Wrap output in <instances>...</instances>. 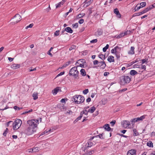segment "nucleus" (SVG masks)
I'll return each instance as SVG.
<instances>
[{
    "label": "nucleus",
    "instance_id": "f257e3e1",
    "mask_svg": "<svg viewBox=\"0 0 155 155\" xmlns=\"http://www.w3.org/2000/svg\"><path fill=\"white\" fill-rule=\"evenodd\" d=\"M73 99L75 103L77 104L83 103L84 101V97L80 95H75L73 96Z\"/></svg>",
    "mask_w": 155,
    "mask_h": 155
},
{
    "label": "nucleus",
    "instance_id": "f03ea898",
    "mask_svg": "<svg viewBox=\"0 0 155 155\" xmlns=\"http://www.w3.org/2000/svg\"><path fill=\"white\" fill-rule=\"evenodd\" d=\"M79 72L77 70V67H74L71 68L69 74L70 76H72L75 78H76L78 76Z\"/></svg>",
    "mask_w": 155,
    "mask_h": 155
},
{
    "label": "nucleus",
    "instance_id": "7ed1b4c3",
    "mask_svg": "<svg viewBox=\"0 0 155 155\" xmlns=\"http://www.w3.org/2000/svg\"><path fill=\"white\" fill-rule=\"evenodd\" d=\"M131 81V78L128 76H122L120 77L121 84L124 85L129 83Z\"/></svg>",
    "mask_w": 155,
    "mask_h": 155
},
{
    "label": "nucleus",
    "instance_id": "20e7f679",
    "mask_svg": "<svg viewBox=\"0 0 155 155\" xmlns=\"http://www.w3.org/2000/svg\"><path fill=\"white\" fill-rule=\"evenodd\" d=\"M38 122V120L33 119L28 121L27 123L30 127L35 129L39 124Z\"/></svg>",
    "mask_w": 155,
    "mask_h": 155
},
{
    "label": "nucleus",
    "instance_id": "39448f33",
    "mask_svg": "<svg viewBox=\"0 0 155 155\" xmlns=\"http://www.w3.org/2000/svg\"><path fill=\"white\" fill-rule=\"evenodd\" d=\"M22 124V121L19 119H18L13 123V128L14 130L18 129L21 126Z\"/></svg>",
    "mask_w": 155,
    "mask_h": 155
},
{
    "label": "nucleus",
    "instance_id": "423d86ee",
    "mask_svg": "<svg viewBox=\"0 0 155 155\" xmlns=\"http://www.w3.org/2000/svg\"><path fill=\"white\" fill-rule=\"evenodd\" d=\"M13 19V21L12 22V23L15 24L21 21V17L19 14H18L14 16Z\"/></svg>",
    "mask_w": 155,
    "mask_h": 155
},
{
    "label": "nucleus",
    "instance_id": "0eeeda50",
    "mask_svg": "<svg viewBox=\"0 0 155 155\" xmlns=\"http://www.w3.org/2000/svg\"><path fill=\"white\" fill-rule=\"evenodd\" d=\"M35 131L34 128L29 126L25 130V132L27 135H30L33 134Z\"/></svg>",
    "mask_w": 155,
    "mask_h": 155
},
{
    "label": "nucleus",
    "instance_id": "6e6552de",
    "mask_svg": "<svg viewBox=\"0 0 155 155\" xmlns=\"http://www.w3.org/2000/svg\"><path fill=\"white\" fill-rule=\"evenodd\" d=\"M123 127L124 128H130V122L128 120H123L121 123Z\"/></svg>",
    "mask_w": 155,
    "mask_h": 155
},
{
    "label": "nucleus",
    "instance_id": "1a4fd4ad",
    "mask_svg": "<svg viewBox=\"0 0 155 155\" xmlns=\"http://www.w3.org/2000/svg\"><path fill=\"white\" fill-rule=\"evenodd\" d=\"M116 51V57L117 59H119L120 58V52L121 50V48L118 46L115 47Z\"/></svg>",
    "mask_w": 155,
    "mask_h": 155
},
{
    "label": "nucleus",
    "instance_id": "9d476101",
    "mask_svg": "<svg viewBox=\"0 0 155 155\" xmlns=\"http://www.w3.org/2000/svg\"><path fill=\"white\" fill-rule=\"evenodd\" d=\"M106 66V64L104 61L99 62L98 67H101L102 68L104 69Z\"/></svg>",
    "mask_w": 155,
    "mask_h": 155
},
{
    "label": "nucleus",
    "instance_id": "9b49d317",
    "mask_svg": "<svg viewBox=\"0 0 155 155\" xmlns=\"http://www.w3.org/2000/svg\"><path fill=\"white\" fill-rule=\"evenodd\" d=\"M136 151L135 150H131L128 151L127 155H136Z\"/></svg>",
    "mask_w": 155,
    "mask_h": 155
},
{
    "label": "nucleus",
    "instance_id": "f8f14e48",
    "mask_svg": "<svg viewBox=\"0 0 155 155\" xmlns=\"http://www.w3.org/2000/svg\"><path fill=\"white\" fill-rule=\"evenodd\" d=\"M93 143L92 142H88V146H86V147H85V149L84 150V152H87L88 151V149H89V148L91 147Z\"/></svg>",
    "mask_w": 155,
    "mask_h": 155
},
{
    "label": "nucleus",
    "instance_id": "ddd939ff",
    "mask_svg": "<svg viewBox=\"0 0 155 155\" xmlns=\"http://www.w3.org/2000/svg\"><path fill=\"white\" fill-rule=\"evenodd\" d=\"M60 88L58 87L54 89L52 91V93L54 95H56L59 91H61Z\"/></svg>",
    "mask_w": 155,
    "mask_h": 155
},
{
    "label": "nucleus",
    "instance_id": "4468645a",
    "mask_svg": "<svg viewBox=\"0 0 155 155\" xmlns=\"http://www.w3.org/2000/svg\"><path fill=\"white\" fill-rule=\"evenodd\" d=\"M20 67V65L18 64H14L11 65V67L13 69H16L19 68Z\"/></svg>",
    "mask_w": 155,
    "mask_h": 155
},
{
    "label": "nucleus",
    "instance_id": "2eb2a0df",
    "mask_svg": "<svg viewBox=\"0 0 155 155\" xmlns=\"http://www.w3.org/2000/svg\"><path fill=\"white\" fill-rule=\"evenodd\" d=\"M134 66L136 68L138 67L140 69H144V70H145L146 69V66L145 65H143L142 64L139 66L138 65H136V64H135L134 65Z\"/></svg>",
    "mask_w": 155,
    "mask_h": 155
},
{
    "label": "nucleus",
    "instance_id": "dca6fc26",
    "mask_svg": "<svg viewBox=\"0 0 155 155\" xmlns=\"http://www.w3.org/2000/svg\"><path fill=\"white\" fill-rule=\"evenodd\" d=\"M107 61L110 62H114V58L112 56H109L107 58Z\"/></svg>",
    "mask_w": 155,
    "mask_h": 155
},
{
    "label": "nucleus",
    "instance_id": "f3484780",
    "mask_svg": "<svg viewBox=\"0 0 155 155\" xmlns=\"http://www.w3.org/2000/svg\"><path fill=\"white\" fill-rule=\"evenodd\" d=\"M96 109V108L94 106H93L87 110V112L91 113H92L94 112Z\"/></svg>",
    "mask_w": 155,
    "mask_h": 155
},
{
    "label": "nucleus",
    "instance_id": "a211bd4d",
    "mask_svg": "<svg viewBox=\"0 0 155 155\" xmlns=\"http://www.w3.org/2000/svg\"><path fill=\"white\" fill-rule=\"evenodd\" d=\"M104 128L107 130L109 131L111 129V128L110 127V125L108 124L104 125L103 127Z\"/></svg>",
    "mask_w": 155,
    "mask_h": 155
},
{
    "label": "nucleus",
    "instance_id": "6ab92c4d",
    "mask_svg": "<svg viewBox=\"0 0 155 155\" xmlns=\"http://www.w3.org/2000/svg\"><path fill=\"white\" fill-rule=\"evenodd\" d=\"M114 13L117 15L118 17L120 18L121 17V15L119 13L118 9L117 8H115L114 9Z\"/></svg>",
    "mask_w": 155,
    "mask_h": 155
},
{
    "label": "nucleus",
    "instance_id": "aec40b11",
    "mask_svg": "<svg viewBox=\"0 0 155 155\" xmlns=\"http://www.w3.org/2000/svg\"><path fill=\"white\" fill-rule=\"evenodd\" d=\"M134 48L131 47L130 50L128 52V54H134Z\"/></svg>",
    "mask_w": 155,
    "mask_h": 155
},
{
    "label": "nucleus",
    "instance_id": "412c9836",
    "mask_svg": "<svg viewBox=\"0 0 155 155\" xmlns=\"http://www.w3.org/2000/svg\"><path fill=\"white\" fill-rule=\"evenodd\" d=\"M65 31L69 33H72L73 32V31L70 27H67L65 28Z\"/></svg>",
    "mask_w": 155,
    "mask_h": 155
},
{
    "label": "nucleus",
    "instance_id": "4be33fe9",
    "mask_svg": "<svg viewBox=\"0 0 155 155\" xmlns=\"http://www.w3.org/2000/svg\"><path fill=\"white\" fill-rule=\"evenodd\" d=\"M84 152L85 153L86 155H91L94 153L93 150H89V149H88V151Z\"/></svg>",
    "mask_w": 155,
    "mask_h": 155
},
{
    "label": "nucleus",
    "instance_id": "5701e85b",
    "mask_svg": "<svg viewBox=\"0 0 155 155\" xmlns=\"http://www.w3.org/2000/svg\"><path fill=\"white\" fill-rule=\"evenodd\" d=\"M107 102V100L106 99H102L101 101V105H104L106 104Z\"/></svg>",
    "mask_w": 155,
    "mask_h": 155
},
{
    "label": "nucleus",
    "instance_id": "b1692460",
    "mask_svg": "<svg viewBox=\"0 0 155 155\" xmlns=\"http://www.w3.org/2000/svg\"><path fill=\"white\" fill-rule=\"evenodd\" d=\"M130 74L133 76L138 74L137 72L134 70H131L130 72Z\"/></svg>",
    "mask_w": 155,
    "mask_h": 155
},
{
    "label": "nucleus",
    "instance_id": "393cba45",
    "mask_svg": "<svg viewBox=\"0 0 155 155\" xmlns=\"http://www.w3.org/2000/svg\"><path fill=\"white\" fill-rule=\"evenodd\" d=\"M146 116V115H144L141 116L140 117L137 118L138 122L140 121H142L145 118Z\"/></svg>",
    "mask_w": 155,
    "mask_h": 155
},
{
    "label": "nucleus",
    "instance_id": "a878e982",
    "mask_svg": "<svg viewBox=\"0 0 155 155\" xmlns=\"http://www.w3.org/2000/svg\"><path fill=\"white\" fill-rule=\"evenodd\" d=\"M103 33V31L101 29L98 30L95 33V35L96 36H100Z\"/></svg>",
    "mask_w": 155,
    "mask_h": 155
},
{
    "label": "nucleus",
    "instance_id": "bb28decb",
    "mask_svg": "<svg viewBox=\"0 0 155 155\" xmlns=\"http://www.w3.org/2000/svg\"><path fill=\"white\" fill-rule=\"evenodd\" d=\"M81 74L83 76H85L86 75V73L85 70L83 69H82L80 70Z\"/></svg>",
    "mask_w": 155,
    "mask_h": 155
},
{
    "label": "nucleus",
    "instance_id": "cd10ccee",
    "mask_svg": "<svg viewBox=\"0 0 155 155\" xmlns=\"http://www.w3.org/2000/svg\"><path fill=\"white\" fill-rule=\"evenodd\" d=\"M147 145L149 147H153V143L151 141H149L147 143Z\"/></svg>",
    "mask_w": 155,
    "mask_h": 155
},
{
    "label": "nucleus",
    "instance_id": "c85d7f7f",
    "mask_svg": "<svg viewBox=\"0 0 155 155\" xmlns=\"http://www.w3.org/2000/svg\"><path fill=\"white\" fill-rule=\"evenodd\" d=\"M38 93H34L32 95V97H33V99L35 100L37 99L38 98Z\"/></svg>",
    "mask_w": 155,
    "mask_h": 155
},
{
    "label": "nucleus",
    "instance_id": "c756f323",
    "mask_svg": "<svg viewBox=\"0 0 155 155\" xmlns=\"http://www.w3.org/2000/svg\"><path fill=\"white\" fill-rule=\"evenodd\" d=\"M93 1V0H90L88 2H87L85 3L84 5H86V6L87 7L90 5Z\"/></svg>",
    "mask_w": 155,
    "mask_h": 155
},
{
    "label": "nucleus",
    "instance_id": "7c9ffc66",
    "mask_svg": "<svg viewBox=\"0 0 155 155\" xmlns=\"http://www.w3.org/2000/svg\"><path fill=\"white\" fill-rule=\"evenodd\" d=\"M98 57L100 58L103 60H104L106 58L105 55L103 54H99Z\"/></svg>",
    "mask_w": 155,
    "mask_h": 155
},
{
    "label": "nucleus",
    "instance_id": "2f4dec72",
    "mask_svg": "<svg viewBox=\"0 0 155 155\" xmlns=\"http://www.w3.org/2000/svg\"><path fill=\"white\" fill-rule=\"evenodd\" d=\"M139 4H137V5L135 7V8L134 9V10H135V11L139 10L141 8V7L140 6H139Z\"/></svg>",
    "mask_w": 155,
    "mask_h": 155
},
{
    "label": "nucleus",
    "instance_id": "473e14b6",
    "mask_svg": "<svg viewBox=\"0 0 155 155\" xmlns=\"http://www.w3.org/2000/svg\"><path fill=\"white\" fill-rule=\"evenodd\" d=\"M104 134L103 133H102L101 134H99V135H97L95 136V137H99L101 139H104V137H103V135Z\"/></svg>",
    "mask_w": 155,
    "mask_h": 155
},
{
    "label": "nucleus",
    "instance_id": "72a5a7b5",
    "mask_svg": "<svg viewBox=\"0 0 155 155\" xmlns=\"http://www.w3.org/2000/svg\"><path fill=\"white\" fill-rule=\"evenodd\" d=\"M152 7H153V5H152L151 6H150L149 7H147L144 10L146 12H147L148 11H149L150 9L152 8Z\"/></svg>",
    "mask_w": 155,
    "mask_h": 155
},
{
    "label": "nucleus",
    "instance_id": "f704fd0d",
    "mask_svg": "<svg viewBox=\"0 0 155 155\" xmlns=\"http://www.w3.org/2000/svg\"><path fill=\"white\" fill-rule=\"evenodd\" d=\"M124 36V33L123 32L120 33L119 35H116V37L117 38H120Z\"/></svg>",
    "mask_w": 155,
    "mask_h": 155
},
{
    "label": "nucleus",
    "instance_id": "c9c22d12",
    "mask_svg": "<svg viewBox=\"0 0 155 155\" xmlns=\"http://www.w3.org/2000/svg\"><path fill=\"white\" fill-rule=\"evenodd\" d=\"M109 47V45L108 44H107L106 45L103 49V51L104 52H105L107 50L108 48Z\"/></svg>",
    "mask_w": 155,
    "mask_h": 155
},
{
    "label": "nucleus",
    "instance_id": "e433bc0d",
    "mask_svg": "<svg viewBox=\"0 0 155 155\" xmlns=\"http://www.w3.org/2000/svg\"><path fill=\"white\" fill-rule=\"evenodd\" d=\"M51 131V130H46L45 131L43 132L41 134H40V136L41 135H43L45 134L48 133V132H50Z\"/></svg>",
    "mask_w": 155,
    "mask_h": 155
},
{
    "label": "nucleus",
    "instance_id": "4c0bfd02",
    "mask_svg": "<svg viewBox=\"0 0 155 155\" xmlns=\"http://www.w3.org/2000/svg\"><path fill=\"white\" fill-rule=\"evenodd\" d=\"M85 15L84 13H82V14H78V15L77 16V18H81L82 17L84 16Z\"/></svg>",
    "mask_w": 155,
    "mask_h": 155
},
{
    "label": "nucleus",
    "instance_id": "58836bf2",
    "mask_svg": "<svg viewBox=\"0 0 155 155\" xmlns=\"http://www.w3.org/2000/svg\"><path fill=\"white\" fill-rule=\"evenodd\" d=\"M73 112H72L70 110H67L66 112L65 113V114L67 115H71L72 114Z\"/></svg>",
    "mask_w": 155,
    "mask_h": 155
},
{
    "label": "nucleus",
    "instance_id": "ea45409f",
    "mask_svg": "<svg viewBox=\"0 0 155 155\" xmlns=\"http://www.w3.org/2000/svg\"><path fill=\"white\" fill-rule=\"evenodd\" d=\"M33 152H36L39 150V148L38 147H36L33 148Z\"/></svg>",
    "mask_w": 155,
    "mask_h": 155
},
{
    "label": "nucleus",
    "instance_id": "a19ab883",
    "mask_svg": "<svg viewBox=\"0 0 155 155\" xmlns=\"http://www.w3.org/2000/svg\"><path fill=\"white\" fill-rule=\"evenodd\" d=\"M146 5V3L145 2H142L140 3V5L141 6V8L143 7H145Z\"/></svg>",
    "mask_w": 155,
    "mask_h": 155
},
{
    "label": "nucleus",
    "instance_id": "79ce46f5",
    "mask_svg": "<svg viewBox=\"0 0 155 155\" xmlns=\"http://www.w3.org/2000/svg\"><path fill=\"white\" fill-rule=\"evenodd\" d=\"M133 131L134 132L133 135L134 136H137L138 135V133L137 132L135 129H134L133 130Z\"/></svg>",
    "mask_w": 155,
    "mask_h": 155
},
{
    "label": "nucleus",
    "instance_id": "37998d69",
    "mask_svg": "<svg viewBox=\"0 0 155 155\" xmlns=\"http://www.w3.org/2000/svg\"><path fill=\"white\" fill-rule=\"evenodd\" d=\"M63 5V2H59L56 5V8H58L60 7L62 5Z\"/></svg>",
    "mask_w": 155,
    "mask_h": 155
},
{
    "label": "nucleus",
    "instance_id": "c03bdc74",
    "mask_svg": "<svg viewBox=\"0 0 155 155\" xmlns=\"http://www.w3.org/2000/svg\"><path fill=\"white\" fill-rule=\"evenodd\" d=\"M76 47L75 45H73L71 46L69 49L70 51H71L73 49H75L76 48Z\"/></svg>",
    "mask_w": 155,
    "mask_h": 155
},
{
    "label": "nucleus",
    "instance_id": "a18cd8bd",
    "mask_svg": "<svg viewBox=\"0 0 155 155\" xmlns=\"http://www.w3.org/2000/svg\"><path fill=\"white\" fill-rule=\"evenodd\" d=\"M32 111H33L32 109H30V110H28L26 111L25 112H24L23 113H22V115L24 114H26L28 113H29V112H32Z\"/></svg>",
    "mask_w": 155,
    "mask_h": 155
},
{
    "label": "nucleus",
    "instance_id": "49530a36",
    "mask_svg": "<svg viewBox=\"0 0 155 155\" xmlns=\"http://www.w3.org/2000/svg\"><path fill=\"white\" fill-rule=\"evenodd\" d=\"M78 24L77 23H75L74 24H73L72 25V26H73V28H77L78 27Z\"/></svg>",
    "mask_w": 155,
    "mask_h": 155
},
{
    "label": "nucleus",
    "instance_id": "de8ad7c7",
    "mask_svg": "<svg viewBox=\"0 0 155 155\" xmlns=\"http://www.w3.org/2000/svg\"><path fill=\"white\" fill-rule=\"evenodd\" d=\"M130 122L132 123H135L138 122L137 118H135L130 120Z\"/></svg>",
    "mask_w": 155,
    "mask_h": 155
},
{
    "label": "nucleus",
    "instance_id": "09e8293b",
    "mask_svg": "<svg viewBox=\"0 0 155 155\" xmlns=\"http://www.w3.org/2000/svg\"><path fill=\"white\" fill-rule=\"evenodd\" d=\"M33 25H33V23L29 25H28V26H26L25 27V29H27L28 28H32L33 26Z\"/></svg>",
    "mask_w": 155,
    "mask_h": 155
},
{
    "label": "nucleus",
    "instance_id": "8fccbe9b",
    "mask_svg": "<svg viewBox=\"0 0 155 155\" xmlns=\"http://www.w3.org/2000/svg\"><path fill=\"white\" fill-rule=\"evenodd\" d=\"M111 52L112 53L115 54V55L116 56V50H115V48L114 49H112L111 50Z\"/></svg>",
    "mask_w": 155,
    "mask_h": 155
},
{
    "label": "nucleus",
    "instance_id": "3c124183",
    "mask_svg": "<svg viewBox=\"0 0 155 155\" xmlns=\"http://www.w3.org/2000/svg\"><path fill=\"white\" fill-rule=\"evenodd\" d=\"M14 109H15V110H20L21 109H22V107H18L17 106H15L14 107Z\"/></svg>",
    "mask_w": 155,
    "mask_h": 155
},
{
    "label": "nucleus",
    "instance_id": "603ef678",
    "mask_svg": "<svg viewBox=\"0 0 155 155\" xmlns=\"http://www.w3.org/2000/svg\"><path fill=\"white\" fill-rule=\"evenodd\" d=\"M116 122V121L115 120H113L112 121L110 122V124H111V126H113L115 124Z\"/></svg>",
    "mask_w": 155,
    "mask_h": 155
},
{
    "label": "nucleus",
    "instance_id": "864d4df0",
    "mask_svg": "<svg viewBox=\"0 0 155 155\" xmlns=\"http://www.w3.org/2000/svg\"><path fill=\"white\" fill-rule=\"evenodd\" d=\"M88 112H87V108H86L85 110H84L83 114H84L85 115H87Z\"/></svg>",
    "mask_w": 155,
    "mask_h": 155
},
{
    "label": "nucleus",
    "instance_id": "5fc2aeb1",
    "mask_svg": "<svg viewBox=\"0 0 155 155\" xmlns=\"http://www.w3.org/2000/svg\"><path fill=\"white\" fill-rule=\"evenodd\" d=\"M64 71L61 72L59 74H58L56 76L55 78H57V77H58L59 76H61V75H62L64 74Z\"/></svg>",
    "mask_w": 155,
    "mask_h": 155
},
{
    "label": "nucleus",
    "instance_id": "6e6d98bb",
    "mask_svg": "<svg viewBox=\"0 0 155 155\" xmlns=\"http://www.w3.org/2000/svg\"><path fill=\"white\" fill-rule=\"evenodd\" d=\"M88 92V89H86L83 91V93L85 94H87Z\"/></svg>",
    "mask_w": 155,
    "mask_h": 155
},
{
    "label": "nucleus",
    "instance_id": "4d7b16f0",
    "mask_svg": "<svg viewBox=\"0 0 155 155\" xmlns=\"http://www.w3.org/2000/svg\"><path fill=\"white\" fill-rule=\"evenodd\" d=\"M82 116L83 114H82L81 113L80 116L77 117L76 119L78 121L79 120L81 119V118L82 117Z\"/></svg>",
    "mask_w": 155,
    "mask_h": 155
},
{
    "label": "nucleus",
    "instance_id": "13d9d810",
    "mask_svg": "<svg viewBox=\"0 0 155 155\" xmlns=\"http://www.w3.org/2000/svg\"><path fill=\"white\" fill-rule=\"evenodd\" d=\"M59 30H57L54 33V35L56 36H58L59 35Z\"/></svg>",
    "mask_w": 155,
    "mask_h": 155
},
{
    "label": "nucleus",
    "instance_id": "bf43d9fd",
    "mask_svg": "<svg viewBox=\"0 0 155 155\" xmlns=\"http://www.w3.org/2000/svg\"><path fill=\"white\" fill-rule=\"evenodd\" d=\"M8 129L7 128L6 129V130L5 131V132L3 133V135L4 136H6V135L7 134V133L8 132Z\"/></svg>",
    "mask_w": 155,
    "mask_h": 155
},
{
    "label": "nucleus",
    "instance_id": "052dcab7",
    "mask_svg": "<svg viewBox=\"0 0 155 155\" xmlns=\"http://www.w3.org/2000/svg\"><path fill=\"white\" fill-rule=\"evenodd\" d=\"M130 33V31H125V32L124 33V36L126 35H128Z\"/></svg>",
    "mask_w": 155,
    "mask_h": 155
},
{
    "label": "nucleus",
    "instance_id": "680f3d73",
    "mask_svg": "<svg viewBox=\"0 0 155 155\" xmlns=\"http://www.w3.org/2000/svg\"><path fill=\"white\" fill-rule=\"evenodd\" d=\"M141 12L139 13H135L134 14V16H139L140 15H141Z\"/></svg>",
    "mask_w": 155,
    "mask_h": 155
},
{
    "label": "nucleus",
    "instance_id": "e2e57ef3",
    "mask_svg": "<svg viewBox=\"0 0 155 155\" xmlns=\"http://www.w3.org/2000/svg\"><path fill=\"white\" fill-rule=\"evenodd\" d=\"M99 62L97 60H95L93 62L94 64V65H96L98 64Z\"/></svg>",
    "mask_w": 155,
    "mask_h": 155
},
{
    "label": "nucleus",
    "instance_id": "0e129e2a",
    "mask_svg": "<svg viewBox=\"0 0 155 155\" xmlns=\"http://www.w3.org/2000/svg\"><path fill=\"white\" fill-rule=\"evenodd\" d=\"M97 41V39H94L91 41H90V42L91 43H94L96 42Z\"/></svg>",
    "mask_w": 155,
    "mask_h": 155
},
{
    "label": "nucleus",
    "instance_id": "69168bd1",
    "mask_svg": "<svg viewBox=\"0 0 155 155\" xmlns=\"http://www.w3.org/2000/svg\"><path fill=\"white\" fill-rule=\"evenodd\" d=\"M84 22V20L82 19H81L78 21L80 24H82Z\"/></svg>",
    "mask_w": 155,
    "mask_h": 155
},
{
    "label": "nucleus",
    "instance_id": "338daca9",
    "mask_svg": "<svg viewBox=\"0 0 155 155\" xmlns=\"http://www.w3.org/2000/svg\"><path fill=\"white\" fill-rule=\"evenodd\" d=\"M28 152L29 153L32 152H33V148L32 149H30L28 150Z\"/></svg>",
    "mask_w": 155,
    "mask_h": 155
},
{
    "label": "nucleus",
    "instance_id": "774afa93",
    "mask_svg": "<svg viewBox=\"0 0 155 155\" xmlns=\"http://www.w3.org/2000/svg\"><path fill=\"white\" fill-rule=\"evenodd\" d=\"M67 66H68L65 64H64L60 68L61 69H63L64 68L66 67Z\"/></svg>",
    "mask_w": 155,
    "mask_h": 155
}]
</instances>
